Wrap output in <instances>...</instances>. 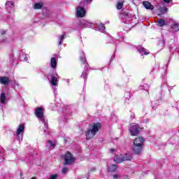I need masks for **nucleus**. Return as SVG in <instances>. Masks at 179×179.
<instances>
[{"instance_id":"0eeeda50","label":"nucleus","mask_w":179,"mask_h":179,"mask_svg":"<svg viewBox=\"0 0 179 179\" xmlns=\"http://www.w3.org/2000/svg\"><path fill=\"white\" fill-rule=\"evenodd\" d=\"M131 149L136 155H141V153H142V150H143V146L139 145L136 143H133Z\"/></svg>"},{"instance_id":"6e6552de","label":"nucleus","mask_w":179,"mask_h":179,"mask_svg":"<svg viewBox=\"0 0 179 179\" xmlns=\"http://www.w3.org/2000/svg\"><path fill=\"white\" fill-rule=\"evenodd\" d=\"M85 6H78L76 8V16L77 17H83L86 15V10L84 8Z\"/></svg>"},{"instance_id":"1a4fd4ad","label":"nucleus","mask_w":179,"mask_h":179,"mask_svg":"<svg viewBox=\"0 0 179 179\" xmlns=\"http://www.w3.org/2000/svg\"><path fill=\"white\" fill-rule=\"evenodd\" d=\"M6 8L9 13L15 10V3L13 1L7 0Z\"/></svg>"},{"instance_id":"bb28decb","label":"nucleus","mask_w":179,"mask_h":179,"mask_svg":"<svg viewBox=\"0 0 179 179\" xmlns=\"http://www.w3.org/2000/svg\"><path fill=\"white\" fill-rule=\"evenodd\" d=\"M95 30H99V31H101V33H103V31L106 30V27H104V25L103 24H100L99 25L98 28H95Z\"/></svg>"},{"instance_id":"39448f33","label":"nucleus","mask_w":179,"mask_h":179,"mask_svg":"<svg viewBox=\"0 0 179 179\" xmlns=\"http://www.w3.org/2000/svg\"><path fill=\"white\" fill-rule=\"evenodd\" d=\"M35 113L37 118L40 120L41 122H45V117H44V108H36Z\"/></svg>"},{"instance_id":"412c9836","label":"nucleus","mask_w":179,"mask_h":179,"mask_svg":"<svg viewBox=\"0 0 179 179\" xmlns=\"http://www.w3.org/2000/svg\"><path fill=\"white\" fill-rule=\"evenodd\" d=\"M66 38V34H64L62 35L59 36L58 39H59V45H61L62 44V42L65 38Z\"/></svg>"},{"instance_id":"c9c22d12","label":"nucleus","mask_w":179,"mask_h":179,"mask_svg":"<svg viewBox=\"0 0 179 179\" xmlns=\"http://www.w3.org/2000/svg\"><path fill=\"white\" fill-rule=\"evenodd\" d=\"M24 61H26V62L29 61V57H24Z\"/></svg>"},{"instance_id":"72a5a7b5","label":"nucleus","mask_w":179,"mask_h":179,"mask_svg":"<svg viewBox=\"0 0 179 179\" xmlns=\"http://www.w3.org/2000/svg\"><path fill=\"white\" fill-rule=\"evenodd\" d=\"M43 124H45V129H47L48 128V124H47V122H45V120L44 122H43Z\"/></svg>"},{"instance_id":"f3484780","label":"nucleus","mask_w":179,"mask_h":179,"mask_svg":"<svg viewBox=\"0 0 179 179\" xmlns=\"http://www.w3.org/2000/svg\"><path fill=\"white\" fill-rule=\"evenodd\" d=\"M50 66L53 69H55V68H57V59H55V57L51 58Z\"/></svg>"},{"instance_id":"2eb2a0df","label":"nucleus","mask_w":179,"mask_h":179,"mask_svg":"<svg viewBox=\"0 0 179 179\" xmlns=\"http://www.w3.org/2000/svg\"><path fill=\"white\" fill-rule=\"evenodd\" d=\"M143 5L145 9H150V10H153L155 7L152 5L149 1H143Z\"/></svg>"},{"instance_id":"58836bf2","label":"nucleus","mask_w":179,"mask_h":179,"mask_svg":"<svg viewBox=\"0 0 179 179\" xmlns=\"http://www.w3.org/2000/svg\"><path fill=\"white\" fill-rule=\"evenodd\" d=\"M110 152L113 153V152H115V150L112 149V150H110Z\"/></svg>"},{"instance_id":"a878e982","label":"nucleus","mask_w":179,"mask_h":179,"mask_svg":"<svg viewBox=\"0 0 179 179\" xmlns=\"http://www.w3.org/2000/svg\"><path fill=\"white\" fill-rule=\"evenodd\" d=\"M115 170H117L116 164L111 165L108 169V171H110V173H114V171H115Z\"/></svg>"},{"instance_id":"ea45409f","label":"nucleus","mask_w":179,"mask_h":179,"mask_svg":"<svg viewBox=\"0 0 179 179\" xmlns=\"http://www.w3.org/2000/svg\"><path fill=\"white\" fill-rule=\"evenodd\" d=\"M31 179H37L36 177H32Z\"/></svg>"},{"instance_id":"20e7f679","label":"nucleus","mask_w":179,"mask_h":179,"mask_svg":"<svg viewBox=\"0 0 179 179\" xmlns=\"http://www.w3.org/2000/svg\"><path fill=\"white\" fill-rule=\"evenodd\" d=\"M139 131H141L139 125L135 123L130 124L129 132L131 136H138L139 135Z\"/></svg>"},{"instance_id":"5701e85b","label":"nucleus","mask_w":179,"mask_h":179,"mask_svg":"<svg viewBox=\"0 0 179 179\" xmlns=\"http://www.w3.org/2000/svg\"><path fill=\"white\" fill-rule=\"evenodd\" d=\"M46 146L48 148V149H54V148H55V143L51 141H48Z\"/></svg>"},{"instance_id":"cd10ccee","label":"nucleus","mask_w":179,"mask_h":179,"mask_svg":"<svg viewBox=\"0 0 179 179\" xmlns=\"http://www.w3.org/2000/svg\"><path fill=\"white\" fill-rule=\"evenodd\" d=\"M80 59L83 64H86V57H85V53H83V52L80 54Z\"/></svg>"},{"instance_id":"9d476101","label":"nucleus","mask_w":179,"mask_h":179,"mask_svg":"<svg viewBox=\"0 0 179 179\" xmlns=\"http://www.w3.org/2000/svg\"><path fill=\"white\" fill-rule=\"evenodd\" d=\"M133 143H136V145L143 147L145 146V138L143 137H137L134 139Z\"/></svg>"},{"instance_id":"f704fd0d","label":"nucleus","mask_w":179,"mask_h":179,"mask_svg":"<svg viewBox=\"0 0 179 179\" xmlns=\"http://www.w3.org/2000/svg\"><path fill=\"white\" fill-rule=\"evenodd\" d=\"M170 1L171 0H164V2H165L166 3H170Z\"/></svg>"},{"instance_id":"a19ab883","label":"nucleus","mask_w":179,"mask_h":179,"mask_svg":"<svg viewBox=\"0 0 179 179\" xmlns=\"http://www.w3.org/2000/svg\"><path fill=\"white\" fill-rule=\"evenodd\" d=\"M44 132H47V130L44 129Z\"/></svg>"},{"instance_id":"f8f14e48","label":"nucleus","mask_w":179,"mask_h":179,"mask_svg":"<svg viewBox=\"0 0 179 179\" xmlns=\"http://www.w3.org/2000/svg\"><path fill=\"white\" fill-rule=\"evenodd\" d=\"M0 83L4 86H8L10 83V80L6 76L0 77Z\"/></svg>"},{"instance_id":"423d86ee","label":"nucleus","mask_w":179,"mask_h":179,"mask_svg":"<svg viewBox=\"0 0 179 179\" xmlns=\"http://www.w3.org/2000/svg\"><path fill=\"white\" fill-rule=\"evenodd\" d=\"M122 15L126 24H131V23H132L134 15H129V14H128L127 12L122 13Z\"/></svg>"},{"instance_id":"f03ea898","label":"nucleus","mask_w":179,"mask_h":179,"mask_svg":"<svg viewBox=\"0 0 179 179\" xmlns=\"http://www.w3.org/2000/svg\"><path fill=\"white\" fill-rule=\"evenodd\" d=\"M114 162L120 164V163H122V162H127V160H132V155L131 154H126L124 155H116L114 159Z\"/></svg>"},{"instance_id":"7c9ffc66","label":"nucleus","mask_w":179,"mask_h":179,"mask_svg":"<svg viewBox=\"0 0 179 179\" xmlns=\"http://www.w3.org/2000/svg\"><path fill=\"white\" fill-rule=\"evenodd\" d=\"M66 171H68V168L64 167V168L62 169V173L63 174H65V173H66Z\"/></svg>"},{"instance_id":"6ab92c4d","label":"nucleus","mask_w":179,"mask_h":179,"mask_svg":"<svg viewBox=\"0 0 179 179\" xmlns=\"http://www.w3.org/2000/svg\"><path fill=\"white\" fill-rule=\"evenodd\" d=\"M138 51L140 52V54H144V55H148L149 54V52H146V49L143 48V47L138 46L137 48Z\"/></svg>"},{"instance_id":"4c0bfd02","label":"nucleus","mask_w":179,"mask_h":179,"mask_svg":"<svg viewBox=\"0 0 179 179\" xmlns=\"http://www.w3.org/2000/svg\"><path fill=\"white\" fill-rule=\"evenodd\" d=\"M4 33H5V31H1V34L3 35Z\"/></svg>"},{"instance_id":"dca6fc26","label":"nucleus","mask_w":179,"mask_h":179,"mask_svg":"<svg viewBox=\"0 0 179 179\" xmlns=\"http://www.w3.org/2000/svg\"><path fill=\"white\" fill-rule=\"evenodd\" d=\"M171 31L173 33H176L179 30V24L177 22H173V24L171 27Z\"/></svg>"},{"instance_id":"aec40b11","label":"nucleus","mask_w":179,"mask_h":179,"mask_svg":"<svg viewBox=\"0 0 179 179\" xmlns=\"http://www.w3.org/2000/svg\"><path fill=\"white\" fill-rule=\"evenodd\" d=\"M124 6V0H119L117 3L116 8L118 9V10L122 9V7Z\"/></svg>"},{"instance_id":"c756f323","label":"nucleus","mask_w":179,"mask_h":179,"mask_svg":"<svg viewBox=\"0 0 179 179\" xmlns=\"http://www.w3.org/2000/svg\"><path fill=\"white\" fill-rule=\"evenodd\" d=\"M166 12H167V8L166 7L161 8V13H166Z\"/></svg>"},{"instance_id":"b1692460","label":"nucleus","mask_w":179,"mask_h":179,"mask_svg":"<svg viewBox=\"0 0 179 179\" xmlns=\"http://www.w3.org/2000/svg\"><path fill=\"white\" fill-rule=\"evenodd\" d=\"M158 25L160 27H163V26H166V21L162 18H160L159 20H158Z\"/></svg>"},{"instance_id":"c85d7f7f","label":"nucleus","mask_w":179,"mask_h":179,"mask_svg":"<svg viewBox=\"0 0 179 179\" xmlns=\"http://www.w3.org/2000/svg\"><path fill=\"white\" fill-rule=\"evenodd\" d=\"M43 8V3H36L34 4V9H41Z\"/></svg>"},{"instance_id":"473e14b6","label":"nucleus","mask_w":179,"mask_h":179,"mask_svg":"<svg viewBox=\"0 0 179 179\" xmlns=\"http://www.w3.org/2000/svg\"><path fill=\"white\" fill-rule=\"evenodd\" d=\"M119 178H120V175H118V174L113 175V179H118Z\"/></svg>"},{"instance_id":"4468645a","label":"nucleus","mask_w":179,"mask_h":179,"mask_svg":"<svg viewBox=\"0 0 179 179\" xmlns=\"http://www.w3.org/2000/svg\"><path fill=\"white\" fill-rule=\"evenodd\" d=\"M80 24L84 27H93V24L92 22H89L87 20L80 21Z\"/></svg>"},{"instance_id":"f257e3e1","label":"nucleus","mask_w":179,"mask_h":179,"mask_svg":"<svg viewBox=\"0 0 179 179\" xmlns=\"http://www.w3.org/2000/svg\"><path fill=\"white\" fill-rule=\"evenodd\" d=\"M100 128H101V124L99 122L90 124L88 130L85 132L86 138L92 139L99 132Z\"/></svg>"},{"instance_id":"e433bc0d","label":"nucleus","mask_w":179,"mask_h":179,"mask_svg":"<svg viewBox=\"0 0 179 179\" xmlns=\"http://www.w3.org/2000/svg\"><path fill=\"white\" fill-rule=\"evenodd\" d=\"M131 119L135 118V115H131Z\"/></svg>"},{"instance_id":"2f4dec72","label":"nucleus","mask_w":179,"mask_h":179,"mask_svg":"<svg viewBox=\"0 0 179 179\" xmlns=\"http://www.w3.org/2000/svg\"><path fill=\"white\" fill-rule=\"evenodd\" d=\"M86 76H87V74L86 73V72H83V73L81 74V78H86Z\"/></svg>"},{"instance_id":"9b49d317","label":"nucleus","mask_w":179,"mask_h":179,"mask_svg":"<svg viewBox=\"0 0 179 179\" xmlns=\"http://www.w3.org/2000/svg\"><path fill=\"white\" fill-rule=\"evenodd\" d=\"M50 83L52 86H58V73H55L52 75V78Z\"/></svg>"},{"instance_id":"a211bd4d","label":"nucleus","mask_w":179,"mask_h":179,"mask_svg":"<svg viewBox=\"0 0 179 179\" xmlns=\"http://www.w3.org/2000/svg\"><path fill=\"white\" fill-rule=\"evenodd\" d=\"M138 51L140 52V54H144V55H148L149 54V52H146V49L143 48V47L138 46L137 48Z\"/></svg>"},{"instance_id":"4be33fe9","label":"nucleus","mask_w":179,"mask_h":179,"mask_svg":"<svg viewBox=\"0 0 179 179\" xmlns=\"http://www.w3.org/2000/svg\"><path fill=\"white\" fill-rule=\"evenodd\" d=\"M92 2V0H81L80 2V6H86Z\"/></svg>"},{"instance_id":"ddd939ff","label":"nucleus","mask_w":179,"mask_h":179,"mask_svg":"<svg viewBox=\"0 0 179 179\" xmlns=\"http://www.w3.org/2000/svg\"><path fill=\"white\" fill-rule=\"evenodd\" d=\"M24 132V124H20L17 129V131H16L17 136H19L20 134H23Z\"/></svg>"},{"instance_id":"393cba45","label":"nucleus","mask_w":179,"mask_h":179,"mask_svg":"<svg viewBox=\"0 0 179 179\" xmlns=\"http://www.w3.org/2000/svg\"><path fill=\"white\" fill-rule=\"evenodd\" d=\"M0 100L2 104H5V100H6V96L4 92H2L1 94Z\"/></svg>"},{"instance_id":"7ed1b4c3","label":"nucleus","mask_w":179,"mask_h":179,"mask_svg":"<svg viewBox=\"0 0 179 179\" xmlns=\"http://www.w3.org/2000/svg\"><path fill=\"white\" fill-rule=\"evenodd\" d=\"M64 159L65 166L73 164V163H75V157H73V155H72V154L69 152H67L65 154Z\"/></svg>"}]
</instances>
